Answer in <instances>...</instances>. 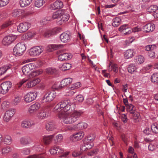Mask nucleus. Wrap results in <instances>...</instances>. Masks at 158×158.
Returning a JSON list of instances; mask_svg holds the SVG:
<instances>
[{
  "label": "nucleus",
  "instance_id": "obj_25",
  "mask_svg": "<svg viewBox=\"0 0 158 158\" xmlns=\"http://www.w3.org/2000/svg\"><path fill=\"white\" fill-rule=\"evenodd\" d=\"M48 117L47 110L44 108H42L37 114L38 118L40 120L45 119Z\"/></svg>",
  "mask_w": 158,
  "mask_h": 158
},
{
  "label": "nucleus",
  "instance_id": "obj_14",
  "mask_svg": "<svg viewBox=\"0 0 158 158\" xmlns=\"http://www.w3.org/2000/svg\"><path fill=\"white\" fill-rule=\"evenodd\" d=\"M14 114L13 110L10 109L6 111L3 116V120L6 122H9L11 119Z\"/></svg>",
  "mask_w": 158,
  "mask_h": 158
},
{
  "label": "nucleus",
  "instance_id": "obj_57",
  "mask_svg": "<svg viewBox=\"0 0 158 158\" xmlns=\"http://www.w3.org/2000/svg\"><path fill=\"white\" fill-rule=\"evenodd\" d=\"M84 99L83 96L81 95H78L75 98V100L77 102H82Z\"/></svg>",
  "mask_w": 158,
  "mask_h": 158
},
{
  "label": "nucleus",
  "instance_id": "obj_5",
  "mask_svg": "<svg viewBox=\"0 0 158 158\" xmlns=\"http://www.w3.org/2000/svg\"><path fill=\"white\" fill-rule=\"evenodd\" d=\"M81 85L80 82H77L66 89L65 90L66 95L68 96L73 95L77 92L76 89L80 87Z\"/></svg>",
  "mask_w": 158,
  "mask_h": 158
},
{
  "label": "nucleus",
  "instance_id": "obj_21",
  "mask_svg": "<svg viewBox=\"0 0 158 158\" xmlns=\"http://www.w3.org/2000/svg\"><path fill=\"white\" fill-rule=\"evenodd\" d=\"M63 7V2L60 0H57L54 2L50 6V8L54 10L62 8Z\"/></svg>",
  "mask_w": 158,
  "mask_h": 158
},
{
  "label": "nucleus",
  "instance_id": "obj_15",
  "mask_svg": "<svg viewBox=\"0 0 158 158\" xmlns=\"http://www.w3.org/2000/svg\"><path fill=\"white\" fill-rule=\"evenodd\" d=\"M87 126L88 124L87 123L84 122H81L77 124L72 126L71 127V129L74 130L85 129L87 127Z\"/></svg>",
  "mask_w": 158,
  "mask_h": 158
},
{
  "label": "nucleus",
  "instance_id": "obj_62",
  "mask_svg": "<svg viewBox=\"0 0 158 158\" xmlns=\"http://www.w3.org/2000/svg\"><path fill=\"white\" fill-rule=\"evenodd\" d=\"M112 70L115 73H117L118 72V67L116 64H114L111 66Z\"/></svg>",
  "mask_w": 158,
  "mask_h": 158
},
{
  "label": "nucleus",
  "instance_id": "obj_50",
  "mask_svg": "<svg viewBox=\"0 0 158 158\" xmlns=\"http://www.w3.org/2000/svg\"><path fill=\"white\" fill-rule=\"evenodd\" d=\"M158 9V7L155 5L150 6L148 8V11L149 13H152L156 11Z\"/></svg>",
  "mask_w": 158,
  "mask_h": 158
},
{
  "label": "nucleus",
  "instance_id": "obj_42",
  "mask_svg": "<svg viewBox=\"0 0 158 158\" xmlns=\"http://www.w3.org/2000/svg\"><path fill=\"white\" fill-rule=\"evenodd\" d=\"M141 30V28L138 27H134L131 29L129 30L128 31L125 32L126 35L130 34L132 32H135L140 31Z\"/></svg>",
  "mask_w": 158,
  "mask_h": 158
},
{
  "label": "nucleus",
  "instance_id": "obj_61",
  "mask_svg": "<svg viewBox=\"0 0 158 158\" xmlns=\"http://www.w3.org/2000/svg\"><path fill=\"white\" fill-rule=\"evenodd\" d=\"M129 28L128 27V25L127 24H124L120 26L119 28V31H123L124 30H127L129 29Z\"/></svg>",
  "mask_w": 158,
  "mask_h": 158
},
{
  "label": "nucleus",
  "instance_id": "obj_60",
  "mask_svg": "<svg viewBox=\"0 0 158 158\" xmlns=\"http://www.w3.org/2000/svg\"><path fill=\"white\" fill-rule=\"evenodd\" d=\"M112 124L114 127L118 130L119 131L121 129L120 125L118 123L114 122Z\"/></svg>",
  "mask_w": 158,
  "mask_h": 158
},
{
  "label": "nucleus",
  "instance_id": "obj_19",
  "mask_svg": "<svg viewBox=\"0 0 158 158\" xmlns=\"http://www.w3.org/2000/svg\"><path fill=\"white\" fill-rule=\"evenodd\" d=\"M72 57V55L70 53H64L60 54L58 56V59L62 61H67Z\"/></svg>",
  "mask_w": 158,
  "mask_h": 158
},
{
  "label": "nucleus",
  "instance_id": "obj_38",
  "mask_svg": "<svg viewBox=\"0 0 158 158\" xmlns=\"http://www.w3.org/2000/svg\"><path fill=\"white\" fill-rule=\"evenodd\" d=\"M121 20L119 17L115 18L113 19L112 23V26L114 27L119 26L121 23Z\"/></svg>",
  "mask_w": 158,
  "mask_h": 158
},
{
  "label": "nucleus",
  "instance_id": "obj_47",
  "mask_svg": "<svg viewBox=\"0 0 158 158\" xmlns=\"http://www.w3.org/2000/svg\"><path fill=\"white\" fill-rule=\"evenodd\" d=\"M136 69L137 67L133 64H130L128 67V72L131 73H133Z\"/></svg>",
  "mask_w": 158,
  "mask_h": 158
},
{
  "label": "nucleus",
  "instance_id": "obj_13",
  "mask_svg": "<svg viewBox=\"0 0 158 158\" xmlns=\"http://www.w3.org/2000/svg\"><path fill=\"white\" fill-rule=\"evenodd\" d=\"M35 123L32 120L28 119L23 120L21 123V126L23 128H30L35 125Z\"/></svg>",
  "mask_w": 158,
  "mask_h": 158
},
{
  "label": "nucleus",
  "instance_id": "obj_2",
  "mask_svg": "<svg viewBox=\"0 0 158 158\" xmlns=\"http://www.w3.org/2000/svg\"><path fill=\"white\" fill-rule=\"evenodd\" d=\"M41 81L39 78H35L32 79L28 80L27 79H23L20 82L21 85L25 83V85L27 88H32L39 84Z\"/></svg>",
  "mask_w": 158,
  "mask_h": 158
},
{
  "label": "nucleus",
  "instance_id": "obj_32",
  "mask_svg": "<svg viewBox=\"0 0 158 158\" xmlns=\"http://www.w3.org/2000/svg\"><path fill=\"white\" fill-rule=\"evenodd\" d=\"M71 67L70 64L65 63L63 64H60L59 66L60 69L62 71H65L69 69Z\"/></svg>",
  "mask_w": 158,
  "mask_h": 158
},
{
  "label": "nucleus",
  "instance_id": "obj_9",
  "mask_svg": "<svg viewBox=\"0 0 158 158\" xmlns=\"http://www.w3.org/2000/svg\"><path fill=\"white\" fill-rule=\"evenodd\" d=\"M16 36L11 35H6L4 37L2 43L4 45L8 46L12 43L16 39Z\"/></svg>",
  "mask_w": 158,
  "mask_h": 158
},
{
  "label": "nucleus",
  "instance_id": "obj_44",
  "mask_svg": "<svg viewBox=\"0 0 158 158\" xmlns=\"http://www.w3.org/2000/svg\"><path fill=\"white\" fill-rule=\"evenodd\" d=\"M21 98L19 96H15L12 101L13 104L14 105H18L21 101Z\"/></svg>",
  "mask_w": 158,
  "mask_h": 158
},
{
  "label": "nucleus",
  "instance_id": "obj_7",
  "mask_svg": "<svg viewBox=\"0 0 158 158\" xmlns=\"http://www.w3.org/2000/svg\"><path fill=\"white\" fill-rule=\"evenodd\" d=\"M12 86L10 81H6L2 83L0 85V94H5L8 92Z\"/></svg>",
  "mask_w": 158,
  "mask_h": 158
},
{
  "label": "nucleus",
  "instance_id": "obj_43",
  "mask_svg": "<svg viewBox=\"0 0 158 158\" xmlns=\"http://www.w3.org/2000/svg\"><path fill=\"white\" fill-rule=\"evenodd\" d=\"M151 130L153 133H158V124L155 123L151 125Z\"/></svg>",
  "mask_w": 158,
  "mask_h": 158
},
{
  "label": "nucleus",
  "instance_id": "obj_28",
  "mask_svg": "<svg viewBox=\"0 0 158 158\" xmlns=\"http://www.w3.org/2000/svg\"><path fill=\"white\" fill-rule=\"evenodd\" d=\"M54 136V134L48 136H44L43 139L44 144L46 145L49 144L52 142Z\"/></svg>",
  "mask_w": 158,
  "mask_h": 158
},
{
  "label": "nucleus",
  "instance_id": "obj_26",
  "mask_svg": "<svg viewBox=\"0 0 158 158\" xmlns=\"http://www.w3.org/2000/svg\"><path fill=\"white\" fill-rule=\"evenodd\" d=\"M63 45L61 44H53L49 45L47 47V50L49 52L62 48L63 47Z\"/></svg>",
  "mask_w": 158,
  "mask_h": 158
},
{
  "label": "nucleus",
  "instance_id": "obj_24",
  "mask_svg": "<svg viewBox=\"0 0 158 158\" xmlns=\"http://www.w3.org/2000/svg\"><path fill=\"white\" fill-rule=\"evenodd\" d=\"M45 128L48 131H53L56 128L55 123L52 121L48 122L45 125Z\"/></svg>",
  "mask_w": 158,
  "mask_h": 158
},
{
  "label": "nucleus",
  "instance_id": "obj_39",
  "mask_svg": "<svg viewBox=\"0 0 158 158\" xmlns=\"http://www.w3.org/2000/svg\"><path fill=\"white\" fill-rule=\"evenodd\" d=\"M46 156L45 153L40 154H33L29 155L26 157V158H44Z\"/></svg>",
  "mask_w": 158,
  "mask_h": 158
},
{
  "label": "nucleus",
  "instance_id": "obj_10",
  "mask_svg": "<svg viewBox=\"0 0 158 158\" xmlns=\"http://www.w3.org/2000/svg\"><path fill=\"white\" fill-rule=\"evenodd\" d=\"M37 94L36 91L29 92L24 96V100L26 102H30L36 99Z\"/></svg>",
  "mask_w": 158,
  "mask_h": 158
},
{
  "label": "nucleus",
  "instance_id": "obj_17",
  "mask_svg": "<svg viewBox=\"0 0 158 158\" xmlns=\"http://www.w3.org/2000/svg\"><path fill=\"white\" fill-rule=\"evenodd\" d=\"M34 64L33 63H30L23 66L22 68V71L23 73L26 75L34 68Z\"/></svg>",
  "mask_w": 158,
  "mask_h": 158
},
{
  "label": "nucleus",
  "instance_id": "obj_16",
  "mask_svg": "<svg viewBox=\"0 0 158 158\" xmlns=\"http://www.w3.org/2000/svg\"><path fill=\"white\" fill-rule=\"evenodd\" d=\"M60 29L55 27L52 29L46 31L44 34V36L45 37H49L51 36L56 35L60 32Z\"/></svg>",
  "mask_w": 158,
  "mask_h": 158
},
{
  "label": "nucleus",
  "instance_id": "obj_37",
  "mask_svg": "<svg viewBox=\"0 0 158 158\" xmlns=\"http://www.w3.org/2000/svg\"><path fill=\"white\" fill-rule=\"evenodd\" d=\"M126 110L127 112L130 114H134L135 111V108L134 105L132 104H129L127 106Z\"/></svg>",
  "mask_w": 158,
  "mask_h": 158
},
{
  "label": "nucleus",
  "instance_id": "obj_54",
  "mask_svg": "<svg viewBox=\"0 0 158 158\" xmlns=\"http://www.w3.org/2000/svg\"><path fill=\"white\" fill-rule=\"evenodd\" d=\"M132 118L133 119L135 120V122H137L138 121V119L140 116V114L139 113L137 112H135L134 114H132Z\"/></svg>",
  "mask_w": 158,
  "mask_h": 158
},
{
  "label": "nucleus",
  "instance_id": "obj_46",
  "mask_svg": "<svg viewBox=\"0 0 158 158\" xmlns=\"http://www.w3.org/2000/svg\"><path fill=\"white\" fill-rule=\"evenodd\" d=\"M151 81L156 84L158 81V73H154L152 74L151 77Z\"/></svg>",
  "mask_w": 158,
  "mask_h": 158
},
{
  "label": "nucleus",
  "instance_id": "obj_4",
  "mask_svg": "<svg viewBox=\"0 0 158 158\" xmlns=\"http://www.w3.org/2000/svg\"><path fill=\"white\" fill-rule=\"evenodd\" d=\"M72 81L73 79L71 78H65L60 81V85H58L57 83L53 85V87L56 89H60L70 84Z\"/></svg>",
  "mask_w": 158,
  "mask_h": 158
},
{
  "label": "nucleus",
  "instance_id": "obj_30",
  "mask_svg": "<svg viewBox=\"0 0 158 158\" xmlns=\"http://www.w3.org/2000/svg\"><path fill=\"white\" fill-rule=\"evenodd\" d=\"M12 142L11 137L9 135H5L2 138V142L4 144L7 145H10Z\"/></svg>",
  "mask_w": 158,
  "mask_h": 158
},
{
  "label": "nucleus",
  "instance_id": "obj_31",
  "mask_svg": "<svg viewBox=\"0 0 158 158\" xmlns=\"http://www.w3.org/2000/svg\"><path fill=\"white\" fill-rule=\"evenodd\" d=\"M43 71L41 69H38L31 72L29 75V77L30 78H34L41 74Z\"/></svg>",
  "mask_w": 158,
  "mask_h": 158
},
{
  "label": "nucleus",
  "instance_id": "obj_58",
  "mask_svg": "<svg viewBox=\"0 0 158 158\" xmlns=\"http://www.w3.org/2000/svg\"><path fill=\"white\" fill-rule=\"evenodd\" d=\"M121 118L123 122L125 123H126L128 120L127 115L125 114H122L121 115Z\"/></svg>",
  "mask_w": 158,
  "mask_h": 158
},
{
  "label": "nucleus",
  "instance_id": "obj_35",
  "mask_svg": "<svg viewBox=\"0 0 158 158\" xmlns=\"http://www.w3.org/2000/svg\"><path fill=\"white\" fill-rule=\"evenodd\" d=\"M61 20L62 22L65 23L67 21L69 18V15L66 13V10H65V11H64V14L61 15Z\"/></svg>",
  "mask_w": 158,
  "mask_h": 158
},
{
  "label": "nucleus",
  "instance_id": "obj_56",
  "mask_svg": "<svg viewBox=\"0 0 158 158\" xmlns=\"http://www.w3.org/2000/svg\"><path fill=\"white\" fill-rule=\"evenodd\" d=\"M43 146L42 144L37 145L33 148L34 149L38 152L41 151L43 149Z\"/></svg>",
  "mask_w": 158,
  "mask_h": 158
},
{
  "label": "nucleus",
  "instance_id": "obj_18",
  "mask_svg": "<svg viewBox=\"0 0 158 158\" xmlns=\"http://www.w3.org/2000/svg\"><path fill=\"white\" fill-rule=\"evenodd\" d=\"M50 152L52 155H58L64 152V149L58 146H56L51 149L49 151Z\"/></svg>",
  "mask_w": 158,
  "mask_h": 158
},
{
  "label": "nucleus",
  "instance_id": "obj_1",
  "mask_svg": "<svg viewBox=\"0 0 158 158\" xmlns=\"http://www.w3.org/2000/svg\"><path fill=\"white\" fill-rule=\"evenodd\" d=\"M75 108L73 103L66 100L57 104L54 110L58 112V117L64 123L70 124L78 120L82 114L81 111H74Z\"/></svg>",
  "mask_w": 158,
  "mask_h": 158
},
{
  "label": "nucleus",
  "instance_id": "obj_64",
  "mask_svg": "<svg viewBox=\"0 0 158 158\" xmlns=\"http://www.w3.org/2000/svg\"><path fill=\"white\" fill-rule=\"evenodd\" d=\"M148 55L149 57L152 59H154L156 57L155 52L153 51H150L148 52Z\"/></svg>",
  "mask_w": 158,
  "mask_h": 158
},
{
  "label": "nucleus",
  "instance_id": "obj_11",
  "mask_svg": "<svg viewBox=\"0 0 158 158\" xmlns=\"http://www.w3.org/2000/svg\"><path fill=\"white\" fill-rule=\"evenodd\" d=\"M31 24L28 22L20 23L17 27L18 31L20 33L25 32L31 27Z\"/></svg>",
  "mask_w": 158,
  "mask_h": 158
},
{
  "label": "nucleus",
  "instance_id": "obj_63",
  "mask_svg": "<svg viewBox=\"0 0 158 158\" xmlns=\"http://www.w3.org/2000/svg\"><path fill=\"white\" fill-rule=\"evenodd\" d=\"M35 34V32L34 31L28 32L27 35L28 38H30L33 37Z\"/></svg>",
  "mask_w": 158,
  "mask_h": 158
},
{
  "label": "nucleus",
  "instance_id": "obj_29",
  "mask_svg": "<svg viewBox=\"0 0 158 158\" xmlns=\"http://www.w3.org/2000/svg\"><path fill=\"white\" fill-rule=\"evenodd\" d=\"M19 141L21 144L26 145L30 143L32 141V140L30 137H26L21 138Z\"/></svg>",
  "mask_w": 158,
  "mask_h": 158
},
{
  "label": "nucleus",
  "instance_id": "obj_52",
  "mask_svg": "<svg viewBox=\"0 0 158 158\" xmlns=\"http://www.w3.org/2000/svg\"><path fill=\"white\" fill-rule=\"evenodd\" d=\"M31 152L30 149L29 148H25L21 150V152L24 155L29 154Z\"/></svg>",
  "mask_w": 158,
  "mask_h": 158
},
{
  "label": "nucleus",
  "instance_id": "obj_33",
  "mask_svg": "<svg viewBox=\"0 0 158 158\" xmlns=\"http://www.w3.org/2000/svg\"><path fill=\"white\" fill-rule=\"evenodd\" d=\"M33 0H20L19 3L22 7H24L28 6L32 2Z\"/></svg>",
  "mask_w": 158,
  "mask_h": 158
},
{
  "label": "nucleus",
  "instance_id": "obj_53",
  "mask_svg": "<svg viewBox=\"0 0 158 158\" xmlns=\"http://www.w3.org/2000/svg\"><path fill=\"white\" fill-rule=\"evenodd\" d=\"M21 11L18 9H15L12 13V16L15 17H18L21 15Z\"/></svg>",
  "mask_w": 158,
  "mask_h": 158
},
{
  "label": "nucleus",
  "instance_id": "obj_41",
  "mask_svg": "<svg viewBox=\"0 0 158 158\" xmlns=\"http://www.w3.org/2000/svg\"><path fill=\"white\" fill-rule=\"evenodd\" d=\"M95 135L94 134L92 133L89 134L87 136V142L92 143L95 139Z\"/></svg>",
  "mask_w": 158,
  "mask_h": 158
},
{
  "label": "nucleus",
  "instance_id": "obj_20",
  "mask_svg": "<svg viewBox=\"0 0 158 158\" xmlns=\"http://www.w3.org/2000/svg\"><path fill=\"white\" fill-rule=\"evenodd\" d=\"M85 135V133L83 131H80L75 134L72 135L71 136L74 141H76L81 140Z\"/></svg>",
  "mask_w": 158,
  "mask_h": 158
},
{
  "label": "nucleus",
  "instance_id": "obj_55",
  "mask_svg": "<svg viewBox=\"0 0 158 158\" xmlns=\"http://www.w3.org/2000/svg\"><path fill=\"white\" fill-rule=\"evenodd\" d=\"M156 48V46L154 45H150L146 46L145 47V49L147 51H150L151 50H153L154 48Z\"/></svg>",
  "mask_w": 158,
  "mask_h": 158
},
{
  "label": "nucleus",
  "instance_id": "obj_45",
  "mask_svg": "<svg viewBox=\"0 0 158 158\" xmlns=\"http://www.w3.org/2000/svg\"><path fill=\"white\" fill-rule=\"evenodd\" d=\"M10 68V67L8 65H6L0 68V75L4 74Z\"/></svg>",
  "mask_w": 158,
  "mask_h": 158
},
{
  "label": "nucleus",
  "instance_id": "obj_8",
  "mask_svg": "<svg viewBox=\"0 0 158 158\" xmlns=\"http://www.w3.org/2000/svg\"><path fill=\"white\" fill-rule=\"evenodd\" d=\"M43 50L42 46H37L31 48L29 50V53L30 56H35L39 55Z\"/></svg>",
  "mask_w": 158,
  "mask_h": 158
},
{
  "label": "nucleus",
  "instance_id": "obj_40",
  "mask_svg": "<svg viewBox=\"0 0 158 158\" xmlns=\"http://www.w3.org/2000/svg\"><path fill=\"white\" fill-rule=\"evenodd\" d=\"M47 0H36L35 5L36 7H40L45 3Z\"/></svg>",
  "mask_w": 158,
  "mask_h": 158
},
{
  "label": "nucleus",
  "instance_id": "obj_34",
  "mask_svg": "<svg viewBox=\"0 0 158 158\" xmlns=\"http://www.w3.org/2000/svg\"><path fill=\"white\" fill-rule=\"evenodd\" d=\"M133 51L131 49L127 50L124 52L125 57L127 59L131 58L134 56Z\"/></svg>",
  "mask_w": 158,
  "mask_h": 158
},
{
  "label": "nucleus",
  "instance_id": "obj_51",
  "mask_svg": "<svg viewBox=\"0 0 158 158\" xmlns=\"http://www.w3.org/2000/svg\"><path fill=\"white\" fill-rule=\"evenodd\" d=\"M57 71L56 69L55 68H49L46 69V72L47 73L51 74L56 73Z\"/></svg>",
  "mask_w": 158,
  "mask_h": 158
},
{
  "label": "nucleus",
  "instance_id": "obj_36",
  "mask_svg": "<svg viewBox=\"0 0 158 158\" xmlns=\"http://www.w3.org/2000/svg\"><path fill=\"white\" fill-rule=\"evenodd\" d=\"M12 149L11 147L9 146H6L3 148L1 150V154L2 156H5L11 151Z\"/></svg>",
  "mask_w": 158,
  "mask_h": 158
},
{
  "label": "nucleus",
  "instance_id": "obj_27",
  "mask_svg": "<svg viewBox=\"0 0 158 158\" xmlns=\"http://www.w3.org/2000/svg\"><path fill=\"white\" fill-rule=\"evenodd\" d=\"M65 10L61 9L56 11L53 13L52 18L53 19H58L61 17V15L64 14Z\"/></svg>",
  "mask_w": 158,
  "mask_h": 158
},
{
  "label": "nucleus",
  "instance_id": "obj_3",
  "mask_svg": "<svg viewBox=\"0 0 158 158\" xmlns=\"http://www.w3.org/2000/svg\"><path fill=\"white\" fill-rule=\"evenodd\" d=\"M25 44L23 43L17 44L13 49V54L16 56L22 55L26 50Z\"/></svg>",
  "mask_w": 158,
  "mask_h": 158
},
{
  "label": "nucleus",
  "instance_id": "obj_6",
  "mask_svg": "<svg viewBox=\"0 0 158 158\" xmlns=\"http://www.w3.org/2000/svg\"><path fill=\"white\" fill-rule=\"evenodd\" d=\"M56 94L54 91H51L48 92L46 93L43 97L42 102H49L52 101L56 97Z\"/></svg>",
  "mask_w": 158,
  "mask_h": 158
},
{
  "label": "nucleus",
  "instance_id": "obj_22",
  "mask_svg": "<svg viewBox=\"0 0 158 158\" xmlns=\"http://www.w3.org/2000/svg\"><path fill=\"white\" fill-rule=\"evenodd\" d=\"M60 39L62 42L66 43L69 42L70 40L71 36L68 33L63 32L60 35Z\"/></svg>",
  "mask_w": 158,
  "mask_h": 158
},
{
  "label": "nucleus",
  "instance_id": "obj_12",
  "mask_svg": "<svg viewBox=\"0 0 158 158\" xmlns=\"http://www.w3.org/2000/svg\"><path fill=\"white\" fill-rule=\"evenodd\" d=\"M41 107V105L40 103L35 102L30 106L27 112L30 114H34Z\"/></svg>",
  "mask_w": 158,
  "mask_h": 158
},
{
  "label": "nucleus",
  "instance_id": "obj_48",
  "mask_svg": "<svg viewBox=\"0 0 158 158\" xmlns=\"http://www.w3.org/2000/svg\"><path fill=\"white\" fill-rule=\"evenodd\" d=\"M63 136L62 135L59 134L56 135L54 139L55 143H60L63 140Z\"/></svg>",
  "mask_w": 158,
  "mask_h": 158
},
{
  "label": "nucleus",
  "instance_id": "obj_49",
  "mask_svg": "<svg viewBox=\"0 0 158 158\" xmlns=\"http://www.w3.org/2000/svg\"><path fill=\"white\" fill-rule=\"evenodd\" d=\"M135 60L136 62L139 64H141L144 62V57L141 55H138L135 58Z\"/></svg>",
  "mask_w": 158,
  "mask_h": 158
},
{
  "label": "nucleus",
  "instance_id": "obj_59",
  "mask_svg": "<svg viewBox=\"0 0 158 158\" xmlns=\"http://www.w3.org/2000/svg\"><path fill=\"white\" fill-rule=\"evenodd\" d=\"M11 24V22L10 21H7L4 22L1 26L2 29H4L7 28Z\"/></svg>",
  "mask_w": 158,
  "mask_h": 158
},
{
  "label": "nucleus",
  "instance_id": "obj_23",
  "mask_svg": "<svg viewBox=\"0 0 158 158\" xmlns=\"http://www.w3.org/2000/svg\"><path fill=\"white\" fill-rule=\"evenodd\" d=\"M143 28L144 31L146 32H152L155 29V25L153 23H149L143 26Z\"/></svg>",
  "mask_w": 158,
  "mask_h": 158
}]
</instances>
